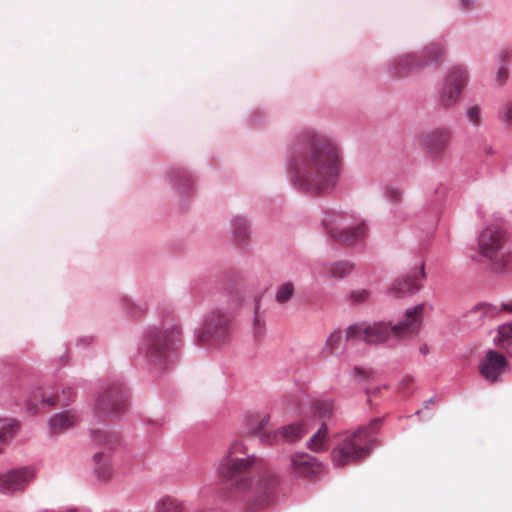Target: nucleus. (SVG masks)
Listing matches in <instances>:
<instances>
[{"instance_id": "obj_28", "label": "nucleus", "mask_w": 512, "mask_h": 512, "mask_svg": "<svg viewBox=\"0 0 512 512\" xmlns=\"http://www.w3.org/2000/svg\"><path fill=\"white\" fill-rule=\"evenodd\" d=\"M327 425L322 423L317 432L309 439L307 446L314 452H322L328 449Z\"/></svg>"}, {"instance_id": "obj_42", "label": "nucleus", "mask_w": 512, "mask_h": 512, "mask_svg": "<svg viewBox=\"0 0 512 512\" xmlns=\"http://www.w3.org/2000/svg\"><path fill=\"white\" fill-rule=\"evenodd\" d=\"M508 76V70L504 66H501L498 71V79L504 81Z\"/></svg>"}, {"instance_id": "obj_14", "label": "nucleus", "mask_w": 512, "mask_h": 512, "mask_svg": "<svg viewBox=\"0 0 512 512\" xmlns=\"http://www.w3.org/2000/svg\"><path fill=\"white\" fill-rule=\"evenodd\" d=\"M501 311L512 312V300L502 303L500 307L490 303H479L466 314V318L471 326L476 327L484 320L494 318Z\"/></svg>"}, {"instance_id": "obj_24", "label": "nucleus", "mask_w": 512, "mask_h": 512, "mask_svg": "<svg viewBox=\"0 0 512 512\" xmlns=\"http://www.w3.org/2000/svg\"><path fill=\"white\" fill-rule=\"evenodd\" d=\"M171 185L178 190L180 194H187L193 188L191 175L181 169H171L169 172Z\"/></svg>"}, {"instance_id": "obj_16", "label": "nucleus", "mask_w": 512, "mask_h": 512, "mask_svg": "<svg viewBox=\"0 0 512 512\" xmlns=\"http://www.w3.org/2000/svg\"><path fill=\"white\" fill-rule=\"evenodd\" d=\"M355 267L350 261H337L333 263H321L314 268V277H326L341 280L349 276Z\"/></svg>"}, {"instance_id": "obj_25", "label": "nucleus", "mask_w": 512, "mask_h": 512, "mask_svg": "<svg viewBox=\"0 0 512 512\" xmlns=\"http://www.w3.org/2000/svg\"><path fill=\"white\" fill-rule=\"evenodd\" d=\"M270 421L267 413L255 412L245 416V431L249 434H255L264 429Z\"/></svg>"}, {"instance_id": "obj_47", "label": "nucleus", "mask_w": 512, "mask_h": 512, "mask_svg": "<svg viewBox=\"0 0 512 512\" xmlns=\"http://www.w3.org/2000/svg\"><path fill=\"white\" fill-rule=\"evenodd\" d=\"M391 192L393 194V197H394L395 201H397L400 198L401 193L399 191H397V190H392Z\"/></svg>"}, {"instance_id": "obj_18", "label": "nucleus", "mask_w": 512, "mask_h": 512, "mask_svg": "<svg viewBox=\"0 0 512 512\" xmlns=\"http://www.w3.org/2000/svg\"><path fill=\"white\" fill-rule=\"evenodd\" d=\"M79 420L78 415L71 409H66L53 414L49 421V432L51 435H59L73 427Z\"/></svg>"}, {"instance_id": "obj_10", "label": "nucleus", "mask_w": 512, "mask_h": 512, "mask_svg": "<svg viewBox=\"0 0 512 512\" xmlns=\"http://www.w3.org/2000/svg\"><path fill=\"white\" fill-rule=\"evenodd\" d=\"M452 142V131L447 127H435L420 137L424 152L432 159L442 158Z\"/></svg>"}, {"instance_id": "obj_2", "label": "nucleus", "mask_w": 512, "mask_h": 512, "mask_svg": "<svg viewBox=\"0 0 512 512\" xmlns=\"http://www.w3.org/2000/svg\"><path fill=\"white\" fill-rule=\"evenodd\" d=\"M256 464L254 454H248L246 445L235 440L228 448L227 454L221 459L218 467L220 477L229 485V491L224 495L225 501H246L256 497V502L263 501L267 486L252 477Z\"/></svg>"}, {"instance_id": "obj_22", "label": "nucleus", "mask_w": 512, "mask_h": 512, "mask_svg": "<svg viewBox=\"0 0 512 512\" xmlns=\"http://www.w3.org/2000/svg\"><path fill=\"white\" fill-rule=\"evenodd\" d=\"M445 53V46L440 42L431 43L418 53L421 68L439 62Z\"/></svg>"}, {"instance_id": "obj_12", "label": "nucleus", "mask_w": 512, "mask_h": 512, "mask_svg": "<svg viewBox=\"0 0 512 512\" xmlns=\"http://www.w3.org/2000/svg\"><path fill=\"white\" fill-rule=\"evenodd\" d=\"M229 318L219 310L211 311L205 322V331L200 336L203 341H223L229 334Z\"/></svg>"}, {"instance_id": "obj_32", "label": "nucleus", "mask_w": 512, "mask_h": 512, "mask_svg": "<svg viewBox=\"0 0 512 512\" xmlns=\"http://www.w3.org/2000/svg\"><path fill=\"white\" fill-rule=\"evenodd\" d=\"M494 271L512 278V250L506 251L491 264Z\"/></svg>"}, {"instance_id": "obj_27", "label": "nucleus", "mask_w": 512, "mask_h": 512, "mask_svg": "<svg viewBox=\"0 0 512 512\" xmlns=\"http://www.w3.org/2000/svg\"><path fill=\"white\" fill-rule=\"evenodd\" d=\"M437 103L444 109H451L456 104L460 97V93H457L454 89L447 87L440 83L438 87Z\"/></svg>"}, {"instance_id": "obj_39", "label": "nucleus", "mask_w": 512, "mask_h": 512, "mask_svg": "<svg viewBox=\"0 0 512 512\" xmlns=\"http://www.w3.org/2000/svg\"><path fill=\"white\" fill-rule=\"evenodd\" d=\"M353 374L363 381H369L371 379V371L360 367H354Z\"/></svg>"}, {"instance_id": "obj_6", "label": "nucleus", "mask_w": 512, "mask_h": 512, "mask_svg": "<svg viewBox=\"0 0 512 512\" xmlns=\"http://www.w3.org/2000/svg\"><path fill=\"white\" fill-rule=\"evenodd\" d=\"M379 418L371 421L368 427H360L354 433L347 436L332 450V462L336 467L346 465L366 455L371 448L374 437L370 429L380 423Z\"/></svg>"}, {"instance_id": "obj_15", "label": "nucleus", "mask_w": 512, "mask_h": 512, "mask_svg": "<svg viewBox=\"0 0 512 512\" xmlns=\"http://www.w3.org/2000/svg\"><path fill=\"white\" fill-rule=\"evenodd\" d=\"M65 394V388L62 389L61 395H59L58 391L55 393H47L43 388L38 387L31 392L25 399V402L29 410H36L40 405L52 407L58 403L63 404L70 401L71 397H66Z\"/></svg>"}, {"instance_id": "obj_19", "label": "nucleus", "mask_w": 512, "mask_h": 512, "mask_svg": "<svg viewBox=\"0 0 512 512\" xmlns=\"http://www.w3.org/2000/svg\"><path fill=\"white\" fill-rule=\"evenodd\" d=\"M389 71L395 76L421 69L418 53H406L393 57L389 62Z\"/></svg>"}, {"instance_id": "obj_46", "label": "nucleus", "mask_w": 512, "mask_h": 512, "mask_svg": "<svg viewBox=\"0 0 512 512\" xmlns=\"http://www.w3.org/2000/svg\"><path fill=\"white\" fill-rule=\"evenodd\" d=\"M433 403H434V398H430V399H428V400H426V401L424 402V407H425L426 409H428V408H429V406H430L431 404H433Z\"/></svg>"}, {"instance_id": "obj_17", "label": "nucleus", "mask_w": 512, "mask_h": 512, "mask_svg": "<svg viewBox=\"0 0 512 512\" xmlns=\"http://www.w3.org/2000/svg\"><path fill=\"white\" fill-rule=\"evenodd\" d=\"M291 469L297 476H315L321 471L317 459L308 453H296L291 456Z\"/></svg>"}, {"instance_id": "obj_50", "label": "nucleus", "mask_w": 512, "mask_h": 512, "mask_svg": "<svg viewBox=\"0 0 512 512\" xmlns=\"http://www.w3.org/2000/svg\"><path fill=\"white\" fill-rule=\"evenodd\" d=\"M485 152H486L487 154H492V153H493V151H492V148H491V147H487V148L485 149Z\"/></svg>"}, {"instance_id": "obj_3", "label": "nucleus", "mask_w": 512, "mask_h": 512, "mask_svg": "<svg viewBox=\"0 0 512 512\" xmlns=\"http://www.w3.org/2000/svg\"><path fill=\"white\" fill-rule=\"evenodd\" d=\"M423 305L406 310V318L392 325L390 322H376L373 325L352 324L346 329V340L364 339L368 344H393L395 341L415 334L422 324Z\"/></svg>"}, {"instance_id": "obj_40", "label": "nucleus", "mask_w": 512, "mask_h": 512, "mask_svg": "<svg viewBox=\"0 0 512 512\" xmlns=\"http://www.w3.org/2000/svg\"><path fill=\"white\" fill-rule=\"evenodd\" d=\"M369 294L370 292L366 289L357 290L351 294V299L354 302H361L367 299L369 297Z\"/></svg>"}, {"instance_id": "obj_36", "label": "nucleus", "mask_w": 512, "mask_h": 512, "mask_svg": "<svg viewBox=\"0 0 512 512\" xmlns=\"http://www.w3.org/2000/svg\"><path fill=\"white\" fill-rule=\"evenodd\" d=\"M341 337L342 332L340 330L333 331L326 339L325 349L331 354L337 353Z\"/></svg>"}, {"instance_id": "obj_4", "label": "nucleus", "mask_w": 512, "mask_h": 512, "mask_svg": "<svg viewBox=\"0 0 512 512\" xmlns=\"http://www.w3.org/2000/svg\"><path fill=\"white\" fill-rule=\"evenodd\" d=\"M181 329L172 320L147 328L138 344V355L155 365H168L174 347L180 341Z\"/></svg>"}, {"instance_id": "obj_7", "label": "nucleus", "mask_w": 512, "mask_h": 512, "mask_svg": "<svg viewBox=\"0 0 512 512\" xmlns=\"http://www.w3.org/2000/svg\"><path fill=\"white\" fill-rule=\"evenodd\" d=\"M322 226L332 238L343 242L355 241L363 237L367 232V226L364 221L336 210L325 212Z\"/></svg>"}, {"instance_id": "obj_31", "label": "nucleus", "mask_w": 512, "mask_h": 512, "mask_svg": "<svg viewBox=\"0 0 512 512\" xmlns=\"http://www.w3.org/2000/svg\"><path fill=\"white\" fill-rule=\"evenodd\" d=\"M294 294L295 284L292 281L282 282L275 289V301L284 305L293 298Z\"/></svg>"}, {"instance_id": "obj_23", "label": "nucleus", "mask_w": 512, "mask_h": 512, "mask_svg": "<svg viewBox=\"0 0 512 512\" xmlns=\"http://www.w3.org/2000/svg\"><path fill=\"white\" fill-rule=\"evenodd\" d=\"M420 285L410 276H402L395 279L389 289V294L393 297H404L419 290Z\"/></svg>"}, {"instance_id": "obj_41", "label": "nucleus", "mask_w": 512, "mask_h": 512, "mask_svg": "<svg viewBox=\"0 0 512 512\" xmlns=\"http://www.w3.org/2000/svg\"><path fill=\"white\" fill-rule=\"evenodd\" d=\"M502 119L506 124H512V104H505L503 106Z\"/></svg>"}, {"instance_id": "obj_1", "label": "nucleus", "mask_w": 512, "mask_h": 512, "mask_svg": "<svg viewBox=\"0 0 512 512\" xmlns=\"http://www.w3.org/2000/svg\"><path fill=\"white\" fill-rule=\"evenodd\" d=\"M287 169L297 191L326 195L336 188L341 174L338 145L313 129L298 130L287 154Z\"/></svg>"}, {"instance_id": "obj_38", "label": "nucleus", "mask_w": 512, "mask_h": 512, "mask_svg": "<svg viewBox=\"0 0 512 512\" xmlns=\"http://www.w3.org/2000/svg\"><path fill=\"white\" fill-rule=\"evenodd\" d=\"M466 118L468 122L474 126H477L480 121V108L476 105L469 106L466 110Z\"/></svg>"}, {"instance_id": "obj_44", "label": "nucleus", "mask_w": 512, "mask_h": 512, "mask_svg": "<svg viewBox=\"0 0 512 512\" xmlns=\"http://www.w3.org/2000/svg\"><path fill=\"white\" fill-rule=\"evenodd\" d=\"M93 341L92 337L80 338L78 344L89 345Z\"/></svg>"}, {"instance_id": "obj_51", "label": "nucleus", "mask_w": 512, "mask_h": 512, "mask_svg": "<svg viewBox=\"0 0 512 512\" xmlns=\"http://www.w3.org/2000/svg\"><path fill=\"white\" fill-rule=\"evenodd\" d=\"M270 438V436H265V437H262V441H265V440H268Z\"/></svg>"}, {"instance_id": "obj_34", "label": "nucleus", "mask_w": 512, "mask_h": 512, "mask_svg": "<svg viewBox=\"0 0 512 512\" xmlns=\"http://www.w3.org/2000/svg\"><path fill=\"white\" fill-rule=\"evenodd\" d=\"M156 506L157 512H182L180 503L169 497L160 499Z\"/></svg>"}, {"instance_id": "obj_8", "label": "nucleus", "mask_w": 512, "mask_h": 512, "mask_svg": "<svg viewBox=\"0 0 512 512\" xmlns=\"http://www.w3.org/2000/svg\"><path fill=\"white\" fill-rule=\"evenodd\" d=\"M128 407L127 392L121 383L104 385L96 399L94 408L99 414L117 417Z\"/></svg>"}, {"instance_id": "obj_20", "label": "nucleus", "mask_w": 512, "mask_h": 512, "mask_svg": "<svg viewBox=\"0 0 512 512\" xmlns=\"http://www.w3.org/2000/svg\"><path fill=\"white\" fill-rule=\"evenodd\" d=\"M468 80V70L464 66L455 65L448 69L441 81V84L446 85L461 94Z\"/></svg>"}, {"instance_id": "obj_21", "label": "nucleus", "mask_w": 512, "mask_h": 512, "mask_svg": "<svg viewBox=\"0 0 512 512\" xmlns=\"http://www.w3.org/2000/svg\"><path fill=\"white\" fill-rule=\"evenodd\" d=\"M468 80V70L464 66L455 65L448 69L441 81V84L446 85L461 94Z\"/></svg>"}, {"instance_id": "obj_13", "label": "nucleus", "mask_w": 512, "mask_h": 512, "mask_svg": "<svg viewBox=\"0 0 512 512\" xmlns=\"http://www.w3.org/2000/svg\"><path fill=\"white\" fill-rule=\"evenodd\" d=\"M506 367L505 356L495 350H489L479 364V371L486 381L495 383L501 380Z\"/></svg>"}, {"instance_id": "obj_43", "label": "nucleus", "mask_w": 512, "mask_h": 512, "mask_svg": "<svg viewBox=\"0 0 512 512\" xmlns=\"http://www.w3.org/2000/svg\"><path fill=\"white\" fill-rule=\"evenodd\" d=\"M460 5L464 8H469L474 4L475 0H459Z\"/></svg>"}, {"instance_id": "obj_5", "label": "nucleus", "mask_w": 512, "mask_h": 512, "mask_svg": "<svg viewBox=\"0 0 512 512\" xmlns=\"http://www.w3.org/2000/svg\"><path fill=\"white\" fill-rule=\"evenodd\" d=\"M92 441L101 449L93 455L94 475L105 482L114 474L113 450L120 443L119 435L109 427L95 428L92 429Z\"/></svg>"}, {"instance_id": "obj_30", "label": "nucleus", "mask_w": 512, "mask_h": 512, "mask_svg": "<svg viewBox=\"0 0 512 512\" xmlns=\"http://www.w3.org/2000/svg\"><path fill=\"white\" fill-rule=\"evenodd\" d=\"M19 423L15 419L0 418V443L9 442L17 433Z\"/></svg>"}, {"instance_id": "obj_35", "label": "nucleus", "mask_w": 512, "mask_h": 512, "mask_svg": "<svg viewBox=\"0 0 512 512\" xmlns=\"http://www.w3.org/2000/svg\"><path fill=\"white\" fill-rule=\"evenodd\" d=\"M315 411L320 418L329 417L334 409L333 401L330 399L318 400L314 404Z\"/></svg>"}, {"instance_id": "obj_37", "label": "nucleus", "mask_w": 512, "mask_h": 512, "mask_svg": "<svg viewBox=\"0 0 512 512\" xmlns=\"http://www.w3.org/2000/svg\"><path fill=\"white\" fill-rule=\"evenodd\" d=\"M253 330L255 335L261 336L265 330V320L262 315L259 314L258 304L255 307V316L253 320Z\"/></svg>"}, {"instance_id": "obj_49", "label": "nucleus", "mask_w": 512, "mask_h": 512, "mask_svg": "<svg viewBox=\"0 0 512 512\" xmlns=\"http://www.w3.org/2000/svg\"><path fill=\"white\" fill-rule=\"evenodd\" d=\"M419 272L422 274V277H425L424 263L423 262L420 263Z\"/></svg>"}, {"instance_id": "obj_45", "label": "nucleus", "mask_w": 512, "mask_h": 512, "mask_svg": "<svg viewBox=\"0 0 512 512\" xmlns=\"http://www.w3.org/2000/svg\"><path fill=\"white\" fill-rule=\"evenodd\" d=\"M507 51L503 50L500 52V54L498 55L499 57V61L503 64L505 62V59L507 57Z\"/></svg>"}, {"instance_id": "obj_48", "label": "nucleus", "mask_w": 512, "mask_h": 512, "mask_svg": "<svg viewBox=\"0 0 512 512\" xmlns=\"http://www.w3.org/2000/svg\"><path fill=\"white\" fill-rule=\"evenodd\" d=\"M420 352H421L422 354H427V353L429 352V348H428V346H427V345H423V346H421V347H420Z\"/></svg>"}, {"instance_id": "obj_29", "label": "nucleus", "mask_w": 512, "mask_h": 512, "mask_svg": "<svg viewBox=\"0 0 512 512\" xmlns=\"http://www.w3.org/2000/svg\"><path fill=\"white\" fill-rule=\"evenodd\" d=\"M232 225V234L236 241L243 242L245 241L249 234L250 228L248 220L242 215H235L231 219Z\"/></svg>"}, {"instance_id": "obj_9", "label": "nucleus", "mask_w": 512, "mask_h": 512, "mask_svg": "<svg viewBox=\"0 0 512 512\" xmlns=\"http://www.w3.org/2000/svg\"><path fill=\"white\" fill-rule=\"evenodd\" d=\"M37 474L34 466H23L0 474V494L12 495L26 490Z\"/></svg>"}, {"instance_id": "obj_33", "label": "nucleus", "mask_w": 512, "mask_h": 512, "mask_svg": "<svg viewBox=\"0 0 512 512\" xmlns=\"http://www.w3.org/2000/svg\"><path fill=\"white\" fill-rule=\"evenodd\" d=\"M494 341L505 349L509 354H512V325L503 324L498 328L497 337Z\"/></svg>"}, {"instance_id": "obj_26", "label": "nucleus", "mask_w": 512, "mask_h": 512, "mask_svg": "<svg viewBox=\"0 0 512 512\" xmlns=\"http://www.w3.org/2000/svg\"><path fill=\"white\" fill-rule=\"evenodd\" d=\"M308 431V428L302 423H293L282 427L274 437L280 435L287 442H295L301 439Z\"/></svg>"}, {"instance_id": "obj_11", "label": "nucleus", "mask_w": 512, "mask_h": 512, "mask_svg": "<svg viewBox=\"0 0 512 512\" xmlns=\"http://www.w3.org/2000/svg\"><path fill=\"white\" fill-rule=\"evenodd\" d=\"M505 243L506 234L498 226H485L478 237L479 252L491 264L497 259L498 252L504 247Z\"/></svg>"}]
</instances>
